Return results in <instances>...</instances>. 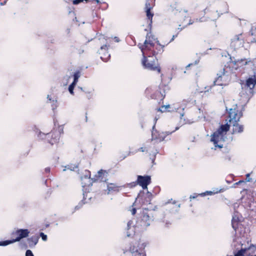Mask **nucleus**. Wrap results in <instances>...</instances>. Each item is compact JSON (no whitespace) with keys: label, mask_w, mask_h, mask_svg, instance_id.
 I'll use <instances>...</instances> for the list:
<instances>
[{"label":"nucleus","mask_w":256,"mask_h":256,"mask_svg":"<svg viewBox=\"0 0 256 256\" xmlns=\"http://www.w3.org/2000/svg\"><path fill=\"white\" fill-rule=\"evenodd\" d=\"M142 54V64L148 70L160 73L161 68L156 56L164 51V45L156 42L152 35L147 34L143 44H138Z\"/></svg>","instance_id":"f257e3e1"},{"label":"nucleus","mask_w":256,"mask_h":256,"mask_svg":"<svg viewBox=\"0 0 256 256\" xmlns=\"http://www.w3.org/2000/svg\"><path fill=\"white\" fill-rule=\"evenodd\" d=\"M171 78L166 76L164 74H161V82L158 87L150 86L144 92L146 96L157 100L162 101L165 98L166 92L170 90L168 84Z\"/></svg>","instance_id":"f03ea898"},{"label":"nucleus","mask_w":256,"mask_h":256,"mask_svg":"<svg viewBox=\"0 0 256 256\" xmlns=\"http://www.w3.org/2000/svg\"><path fill=\"white\" fill-rule=\"evenodd\" d=\"M225 9L221 10H216L210 7H206L203 11L200 12L198 14V20L200 22H206L208 21H214L216 20L221 15L228 12V6L224 4Z\"/></svg>","instance_id":"7ed1b4c3"},{"label":"nucleus","mask_w":256,"mask_h":256,"mask_svg":"<svg viewBox=\"0 0 256 256\" xmlns=\"http://www.w3.org/2000/svg\"><path fill=\"white\" fill-rule=\"evenodd\" d=\"M230 124H222L211 136L210 141L214 143L215 150L216 148H221L223 147L222 144H219L218 142L220 141H224V136L226 132L229 130Z\"/></svg>","instance_id":"20e7f679"},{"label":"nucleus","mask_w":256,"mask_h":256,"mask_svg":"<svg viewBox=\"0 0 256 256\" xmlns=\"http://www.w3.org/2000/svg\"><path fill=\"white\" fill-rule=\"evenodd\" d=\"M28 229H18L11 233L12 239L0 242V246H6L8 244L20 242L22 239L27 238L30 234Z\"/></svg>","instance_id":"39448f33"},{"label":"nucleus","mask_w":256,"mask_h":256,"mask_svg":"<svg viewBox=\"0 0 256 256\" xmlns=\"http://www.w3.org/2000/svg\"><path fill=\"white\" fill-rule=\"evenodd\" d=\"M150 210H149L148 208H144L142 210L140 216L136 220V226L145 229L150 224L152 220L150 216Z\"/></svg>","instance_id":"423d86ee"},{"label":"nucleus","mask_w":256,"mask_h":256,"mask_svg":"<svg viewBox=\"0 0 256 256\" xmlns=\"http://www.w3.org/2000/svg\"><path fill=\"white\" fill-rule=\"evenodd\" d=\"M243 108L238 105L233 106L230 108L228 112V119L230 124H236L238 122L242 116Z\"/></svg>","instance_id":"0eeeda50"},{"label":"nucleus","mask_w":256,"mask_h":256,"mask_svg":"<svg viewBox=\"0 0 256 256\" xmlns=\"http://www.w3.org/2000/svg\"><path fill=\"white\" fill-rule=\"evenodd\" d=\"M81 184L83 188L84 196L89 192L90 188L92 186V178H91V172L89 170H85L80 176Z\"/></svg>","instance_id":"6e6552de"},{"label":"nucleus","mask_w":256,"mask_h":256,"mask_svg":"<svg viewBox=\"0 0 256 256\" xmlns=\"http://www.w3.org/2000/svg\"><path fill=\"white\" fill-rule=\"evenodd\" d=\"M256 63L254 60L242 58L237 60L231 61L230 62L229 66L232 68V70H238L239 68H245L246 66H254Z\"/></svg>","instance_id":"1a4fd4ad"},{"label":"nucleus","mask_w":256,"mask_h":256,"mask_svg":"<svg viewBox=\"0 0 256 256\" xmlns=\"http://www.w3.org/2000/svg\"><path fill=\"white\" fill-rule=\"evenodd\" d=\"M154 6V0H146L145 4V12L146 16V22L148 28H151L152 23V18L154 13L151 12V10Z\"/></svg>","instance_id":"9d476101"},{"label":"nucleus","mask_w":256,"mask_h":256,"mask_svg":"<svg viewBox=\"0 0 256 256\" xmlns=\"http://www.w3.org/2000/svg\"><path fill=\"white\" fill-rule=\"evenodd\" d=\"M170 134L169 132L158 130L155 128V126H154L152 132V140L150 142H154V141L155 140L156 142H161Z\"/></svg>","instance_id":"9b49d317"},{"label":"nucleus","mask_w":256,"mask_h":256,"mask_svg":"<svg viewBox=\"0 0 256 256\" xmlns=\"http://www.w3.org/2000/svg\"><path fill=\"white\" fill-rule=\"evenodd\" d=\"M244 38L242 34L235 36L231 40L230 46L235 49L243 46Z\"/></svg>","instance_id":"f8f14e48"},{"label":"nucleus","mask_w":256,"mask_h":256,"mask_svg":"<svg viewBox=\"0 0 256 256\" xmlns=\"http://www.w3.org/2000/svg\"><path fill=\"white\" fill-rule=\"evenodd\" d=\"M60 138L59 133L57 132L56 130H53L46 134V138L52 145L58 144L59 142Z\"/></svg>","instance_id":"ddd939ff"},{"label":"nucleus","mask_w":256,"mask_h":256,"mask_svg":"<svg viewBox=\"0 0 256 256\" xmlns=\"http://www.w3.org/2000/svg\"><path fill=\"white\" fill-rule=\"evenodd\" d=\"M109 47V44H104L101 46L100 50H99V54L100 56V58L102 60L105 62L108 61L110 58V55L108 52Z\"/></svg>","instance_id":"4468645a"},{"label":"nucleus","mask_w":256,"mask_h":256,"mask_svg":"<svg viewBox=\"0 0 256 256\" xmlns=\"http://www.w3.org/2000/svg\"><path fill=\"white\" fill-rule=\"evenodd\" d=\"M108 174V170H100L98 172L97 174L94 176V178H92L93 182H106Z\"/></svg>","instance_id":"2eb2a0df"},{"label":"nucleus","mask_w":256,"mask_h":256,"mask_svg":"<svg viewBox=\"0 0 256 256\" xmlns=\"http://www.w3.org/2000/svg\"><path fill=\"white\" fill-rule=\"evenodd\" d=\"M155 150L156 154L158 152V149L155 146L154 142H146L144 144V146L139 148L138 150V152H153L154 150Z\"/></svg>","instance_id":"dca6fc26"},{"label":"nucleus","mask_w":256,"mask_h":256,"mask_svg":"<svg viewBox=\"0 0 256 256\" xmlns=\"http://www.w3.org/2000/svg\"><path fill=\"white\" fill-rule=\"evenodd\" d=\"M150 182L151 178L150 176H138L137 182L143 189L147 188L148 186L150 183Z\"/></svg>","instance_id":"f3484780"},{"label":"nucleus","mask_w":256,"mask_h":256,"mask_svg":"<svg viewBox=\"0 0 256 256\" xmlns=\"http://www.w3.org/2000/svg\"><path fill=\"white\" fill-rule=\"evenodd\" d=\"M254 78H248L246 81V85L250 89H252L256 84V68L253 70Z\"/></svg>","instance_id":"a211bd4d"},{"label":"nucleus","mask_w":256,"mask_h":256,"mask_svg":"<svg viewBox=\"0 0 256 256\" xmlns=\"http://www.w3.org/2000/svg\"><path fill=\"white\" fill-rule=\"evenodd\" d=\"M224 69H223L224 72H222V74L218 75V78L216 79L214 82V85H218V86H224L226 84L225 83V82L223 80V79L225 78V77L226 76L224 74Z\"/></svg>","instance_id":"6ab92c4d"},{"label":"nucleus","mask_w":256,"mask_h":256,"mask_svg":"<svg viewBox=\"0 0 256 256\" xmlns=\"http://www.w3.org/2000/svg\"><path fill=\"white\" fill-rule=\"evenodd\" d=\"M230 124H232L233 126V133H240L242 132L244 130L243 126L238 124V122H236V124L231 123Z\"/></svg>","instance_id":"aec40b11"},{"label":"nucleus","mask_w":256,"mask_h":256,"mask_svg":"<svg viewBox=\"0 0 256 256\" xmlns=\"http://www.w3.org/2000/svg\"><path fill=\"white\" fill-rule=\"evenodd\" d=\"M156 112H159L162 113L166 112H171L173 110L170 104L162 105L159 108L156 109Z\"/></svg>","instance_id":"412c9836"},{"label":"nucleus","mask_w":256,"mask_h":256,"mask_svg":"<svg viewBox=\"0 0 256 256\" xmlns=\"http://www.w3.org/2000/svg\"><path fill=\"white\" fill-rule=\"evenodd\" d=\"M38 240V236H32L30 238H28V242L30 248L34 247Z\"/></svg>","instance_id":"4be33fe9"},{"label":"nucleus","mask_w":256,"mask_h":256,"mask_svg":"<svg viewBox=\"0 0 256 256\" xmlns=\"http://www.w3.org/2000/svg\"><path fill=\"white\" fill-rule=\"evenodd\" d=\"M107 190L108 193L112 192H118L119 190V186L116 184L110 183L108 184Z\"/></svg>","instance_id":"5701e85b"},{"label":"nucleus","mask_w":256,"mask_h":256,"mask_svg":"<svg viewBox=\"0 0 256 256\" xmlns=\"http://www.w3.org/2000/svg\"><path fill=\"white\" fill-rule=\"evenodd\" d=\"M80 76V71H76L74 74V81L73 82L76 84L78 82V80Z\"/></svg>","instance_id":"b1692460"},{"label":"nucleus","mask_w":256,"mask_h":256,"mask_svg":"<svg viewBox=\"0 0 256 256\" xmlns=\"http://www.w3.org/2000/svg\"><path fill=\"white\" fill-rule=\"evenodd\" d=\"M232 227L235 230H236L238 228V221L237 220H235V218H233L232 220Z\"/></svg>","instance_id":"393cba45"},{"label":"nucleus","mask_w":256,"mask_h":256,"mask_svg":"<svg viewBox=\"0 0 256 256\" xmlns=\"http://www.w3.org/2000/svg\"><path fill=\"white\" fill-rule=\"evenodd\" d=\"M88 2H90V0H74L72 1V4L74 5H76L81 2L87 3Z\"/></svg>","instance_id":"a878e982"},{"label":"nucleus","mask_w":256,"mask_h":256,"mask_svg":"<svg viewBox=\"0 0 256 256\" xmlns=\"http://www.w3.org/2000/svg\"><path fill=\"white\" fill-rule=\"evenodd\" d=\"M76 84L72 82L69 86L68 87V90L70 92L73 94H74V86H76Z\"/></svg>","instance_id":"bb28decb"},{"label":"nucleus","mask_w":256,"mask_h":256,"mask_svg":"<svg viewBox=\"0 0 256 256\" xmlns=\"http://www.w3.org/2000/svg\"><path fill=\"white\" fill-rule=\"evenodd\" d=\"M56 130L57 131V132L59 133L60 136V135L64 134V126H59L58 128V130Z\"/></svg>","instance_id":"cd10ccee"},{"label":"nucleus","mask_w":256,"mask_h":256,"mask_svg":"<svg viewBox=\"0 0 256 256\" xmlns=\"http://www.w3.org/2000/svg\"><path fill=\"white\" fill-rule=\"evenodd\" d=\"M133 256H146V254L144 252H138L136 250L135 252L133 253Z\"/></svg>","instance_id":"c85d7f7f"},{"label":"nucleus","mask_w":256,"mask_h":256,"mask_svg":"<svg viewBox=\"0 0 256 256\" xmlns=\"http://www.w3.org/2000/svg\"><path fill=\"white\" fill-rule=\"evenodd\" d=\"M206 195V193H202L200 194H194V195H191L190 197V200L196 198L198 196H204Z\"/></svg>","instance_id":"c756f323"},{"label":"nucleus","mask_w":256,"mask_h":256,"mask_svg":"<svg viewBox=\"0 0 256 256\" xmlns=\"http://www.w3.org/2000/svg\"><path fill=\"white\" fill-rule=\"evenodd\" d=\"M40 235L44 241H46L47 240V236L44 234V233L40 232Z\"/></svg>","instance_id":"7c9ffc66"},{"label":"nucleus","mask_w":256,"mask_h":256,"mask_svg":"<svg viewBox=\"0 0 256 256\" xmlns=\"http://www.w3.org/2000/svg\"><path fill=\"white\" fill-rule=\"evenodd\" d=\"M26 256H34V254L30 250H28L26 251Z\"/></svg>","instance_id":"2f4dec72"},{"label":"nucleus","mask_w":256,"mask_h":256,"mask_svg":"<svg viewBox=\"0 0 256 256\" xmlns=\"http://www.w3.org/2000/svg\"><path fill=\"white\" fill-rule=\"evenodd\" d=\"M178 35L177 34H176V35H174L172 37V38L166 44H164V46H167L169 43H170V42H172V41H173L174 40V39L177 37Z\"/></svg>","instance_id":"473e14b6"},{"label":"nucleus","mask_w":256,"mask_h":256,"mask_svg":"<svg viewBox=\"0 0 256 256\" xmlns=\"http://www.w3.org/2000/svg\"><path fill=\"white\" fill-rule=\"evenodd\" d=\"M132 206L133 207V205ZM130 211L132 215H134L136 212V210L135 208H132Z\"/></svg>","instance_id":"72a5a7b5"},{"label":"nucleus","mask_w":256,"mask_h":256,"mask_svg":"<svg viewBox=\"0 0 256 256\" xmlns=\"http://www.w3.org/2000/svg\"><path fill=\"white\" fill-rule=\"evenodd\" d=\"M250 174H246V180L247 182H250L252 180V179L250 178Z\"/></svg>","instance_id":"f704fd0d"},{"label":"nucleus","mask_w":256,"mask_h":256,"mask_svg":"<svg viewBox=\"0 0 256 256\" xmlns=\"http://www.w3.org/2000/svg\"><path fill=\"white\" fill-rule=\"evenodd\" d=\"M84 204V202H82L78 204V205L76 206V207H75V209L76 210H78L80 207L82 206Z\"/></svg>","instance_id":"c9c22d12"},{"label":"nucleus","mask_w":256,"mask_h":256,"mask_svg":"<svg viewBox=\"0 0 256 256\" xmlns=\"http://www.w3.org/2000/svg\"><path fill=\"white\" fill-rule=\"evenodd\" d=\"M50 168H46L44 169V171H45L46 173H47V174L50 173Z\"/></svg>","instance_id":"e433bc0d"},{"label":"nucleus","mask_w":256,"mask_h":256,"mask_svg":"<svg viewBox=\"0 0 256 256\" xmlns=\"http://www.w3.org/2000/svg\"><path fill=\"white\" fill-rule=\"evenodd\" d=\"M90 2H96L97 4H99L100 2L99 0H90Z\"/></svg>","instance_id":"4c0bfd02"},{"label":"nucleus","mask_w":256,"mask_h":256,"mask_svg":"<svg viewBox=\"0 0 256 256\" xmlns=\"http://www.w3.org/2000/svg\"><path fill=\"white\" fill-rule=\"evenodd\" d=\"M244 182V180H240V181H238V182H236V183L234 184H236V185H238V184H240V183H242V182Z\"/></svg>","instance_id":"58836bf2"},{"label":"nucleus","mask_w":256,"mask_h":256,"mask_svg":"<svg viewBox=\"0 0 256 256\" xmlns=\"http://www.w3.org/2000/svg\"><path fill=\"white\" fill-rule=\"evenodd\" d=\"M47 98L50 100V102H51V101H52L53 102H54V100H52V98H50V96L49 95L48 96Z\"/></svg>","instance_id":"ea45409f"},{"label":"nucleus","mask_w":256,"mask_h":256,"mask_svg":"<svg viewBox=\"0 0 256 256\" xmlns=\"http://www.w3.org/2000/svg\"><path fill=\"white\" fill-rule=\"evenodd\" d=\"M156 156H153V158H152V163L154 164V161L155 160Z\"/></svg>","instance_id":"a19ab883"},{"label":"nucleus","mask_w":256,"mask_h":256,"mask_svg":"<svg viewBox=\"0 0 256 256\" xmlns=\"http://www.w3.org/2000/svg\"><path fill=\"white\" fill-rule=\"evenodd\" d=\"M206 192L209 194H211L212 193V192Z\"/></svg>","instance_id":"79ce46f5"},{"label":"nucleus","mask_w":256,"mask_h":256,"mask_svg":"<svg viewBox=\"0 0 256 256\" xmlns=\"http://www.w3.org/2000/svg\"><path fill=\"white\" fill-rule=\"evenodd\" d=\"M253 42H256V40L254 39L253 41H252Z\"/></svg>","instance_id":"37998d69"},{"label":"nucleus","mask_w":256,"mask_h":256,"mask_svg":"<svg viewBox=\"0 0 256 256\" xmlns=\"http://www.w3.org/2000/svg\"><path fill=\"white\" fill-rule=\"evenodd\" d=\"M184 114H182V116H181V120H182V118L184 117Z\"/></svg>","instance_id":"c03bdc74"},{"label":"nucleus","mask_w":256,"mask_h":256,"mask_svg":"<svg viewBox=\"0 0 256 256\" xmlns=\"http://www.w3.org/2000/svg\"><path fill=\"white\" fill-rule=\"evenodd\" d=\"M187 122H188V123H190V121H188V122H186V123H187Z\"/></svg>","instance_id":"a18cd8bd"}]
</instances>
